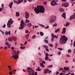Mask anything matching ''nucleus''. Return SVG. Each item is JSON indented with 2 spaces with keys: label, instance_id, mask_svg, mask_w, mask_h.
Segmentation results:
<instances>
[{
  "label": "nucleus",
  "instance_id": "nucleus-1",
  "mask_svg": "<svg viewBox=\"0 0 75 75\" xmlns=\"http://www.w3.org/2000/svg\"><path fill=\"white\" fill-rule=\"evenodd\" d=\"M34 11L36 14H39L40 13H44L45 8L43 6H38L35 8Z\"/></svg>",
  "mask_w": 75,
  "mask_h": 75
},
{
  "label": "nucleus",
  "instance_id": "nucleus-2",
  "mask_svg": "<svg viewBox=\"0 0 75 75\" xmlns=\"http://www.w3.org/2000/svg\"><path fill=\"white\" fill-rule=\"evenodd\" d=\"M67 40L68 38H67L65 35L62 36L59 39L60 43L61 44H64L65 43Z\"/></svg>",
  "mask_w": 75,
  "mask_h": 75
},
{
  "label": "nucleus",
  "instance_id": "nucleus-3",
  "mask_svg": "<svg viewBox=\"0 0 75 75\" xmlns=\"http://www.w3.org/2000/svg\"><path fill=\"white\" fill-rule=\"evenodd\" d=\"M57 17L55 15L52 16L50 18V24H53L56 21Z\"/></svg>",
  "mask_w": 75,
  "mask_h": 75
},
{
  "label": "nucleus",
  "instance_id": "nucleus-4",
  "mask_svg": "<svg viewBox=\"0 0 75 75\" xmlns=\"http://www.w3.org/2000/svg\"><path fill=\"white\" fill-rule=\"evenodd\" d=\"M27 69L29 70V72L30 73L28 75H34V71L32 68H30L28 67Z\"/></svg>",
  "mask_w": 75,
  "mask_h": 75
},
{
  "label": "nucleus",
  "instance_id": "nucleus-5",
  "mask_svg": "<svg viewBox=\"0 0 75 75\" xmlns=\"http://www.w3.org/2000/svg\"><path fill=\"white\" fill-rule=\"evenodd\" d=\"M24 23L23 20H22L21 22L20 27H19V30H23L24 28Z\"/></svg>",
  "mask_w": 75,
  "mask_h": 75
},
{
  "label": "nucleus",
  "instance_id": "nucleus-6",
  "mask_svg": "<svg viewBox=\"0 0 75 75\" xmlns=\"http://www.w3.org/2000/svg\"><path fill=\"white\" fill-rule=\"evenodd\" d=\"M51 36L52 37L51 38V41L52 42H53L54 40L53 38H58V37L56 35H54V34L53 33L51 34Z\"/></svg>",
  "mask_w": 75,
  "mask_h": 75
},
{
  "label": "nucleus",
  "instance_id": "nucleus-7",
  "mask_svg": "<svg viewBox=\"0 0 75 75\" xmlns=\"http://www.w3.org/2000/svg\"><path fill=\"white\" fill-rule=\"evenodd\" d=\"M50 4L53 6H55V5H57L58 4L56 3L55 0H53L51 2Z\"/></svg>",
  "mask_w": 75,
  "mask_h": 75
},
{
  "label": "nucleus",
  "instance_id": "nucleus-8",
  "mask_svg": "<svg viewBox=\"0 0 75 75\" xmlns=\"http://www.w3.org/2000/svg\"><path fill=\"white\" fill-rule=\"evenodd\" d=\"M14 54H15V55H12V56L13 57L14 59H17V58H18V56L17 54H16V52H14Z\"/></svg>",
  "mask_w": 75,
  "mask_h": 75
},
{
  "label": "nucleus",
  "instance_id": "nucleus-9",
  "mask_svg": "<svg viewBox=\"0 0 75 75\" xmlns=\"http://www.w3.org/2000/svg\"><path fill=\"white\" fill-rule=\"evenodd\" d=\"M63 6L65 7H68V6H69V3L67 2H65L64 3H63L62 5V7H63Z\"/></svg>",
  "mask_w": 75,
  "mask_h": 75
},
{
  "label": "nucleus",
  "instance_id": "nucleus-10",
  "mask_svg": "<svg viewBox=\"0 0 75 75\" xmlns=\"http://www.w3.org/2000/svg\"><path fill=\"white\" fill-rule=\"evenodd\" d=\"M25 17L26 19H28L29 17V13L27 12H25Z\"/></svg>",
  "mask_w": 75,
  "mask_h": 75
},
{
  "label": "nucleus",
  "instance_id": "nucleus-11",
  "mask_svg": "<svg viewBox=\"0 0 75 75\" xmlns=\"http://www.w3.org/2000/svg\"><path fill=\"white\" fill-rule=\"evenodd\" d=\"M48 71H49V69H46L44 71V73L45 74H47Z\"/></svg>",
  "mask_w": 75,
  "mask_h": 75
},
{
  "label": "nucleus",
  "instance_id": "nucleus-12",
  "mask_svg": "<svg viewBox=\"0 0 75 75\" xmlns=\"http://www.w3.org/2000/svg\"><path fill=\"white\" fill-rule=\"evenodd\" d=\"M49 55V54L47 53H46V57H45V60H47L48 61L49 60V58H48V56Z\"/></svg>",
  "mask_w": 75,
  "mask_h": 75
},
{
  "label": "nucleus",
  "instance_id": "nucleus-13",
  "mask_svg": "<svg viewBox=\"0 0 75 75\" xmlns=\"http://www.w3.org/2000/svg\"><path fill=\"white\" fill-rule=\"evenodd\" d=\"M12 37L13 41H17V37H16L12 36Z\"/></svg>",
  "mask_w": 75,
  "mask_h": 75
},
{
  "label": "nucleus",
  "instance_id": "nucleus-14",
  "mask_svg": "<svg viewBox=\"0 0 75 75\" xmlns=\"http://www.w3.org/2000/svg\"><path fill=\"white\" fill-rule=\"evenodd\" d=\"M11 24L10 23V21H8L7 23V26L9 28H10V27H11Z\"/></svg>",
  "mask_w": 75,
  "mask_h": 75
},
{
  "label": "nucleus",
  "instance_id": "nucleus-15",
  "mask_svg": "<svg viewBox=\"0 0 75 75\" xmlns=\"http://www.w3.org/2000/svg\"><path fill=\"white\" fill-rule=\"evenodd\" d=\"M62 16L64 18V19H65L66 18H65V17H66V13H63L62 14Z\"/></svg>",
  "mask_w": 75,
  "mask_h": 75
},
{
  "label": "nucleus",
  "instance_id": "nucleus-16",
  "mask_svg": "<svg viewBox=\"0 0 75 75\" xmlns=\"http://www.w3.org/2000/svg\"><path fill=\"white\" fill-rule=\"evenodd\" d=\"M65 32H66V28H64L63 29V30L62 32V33L63 34H65Z\"/></svg>",
  "mask_w": 75,
  "mask_h": 75
},
{
  "label": "nucleus",
  "instance_id": "nucleus-17",
  "mask_svg": "<svg viewBox=\"0 0 75 75\" xmlns=\"http://www.w3.org/2000/svg\"><path fill=\"white\" fill-rule=\"evenodd\" d=\"M13 2H11L9 4V6L10 7V8H11V7L13 6Z\"/></svg>",
  "mask_w": 75,
  "mask_h": 75
},
{
  "label": "nucleus",
  "instance_id": "nucleus-18",
  "mask_svg": "<svg viewBox=\"0 0 75 75\" xmlns=\"http://www.w3.org/2000/svg\"><path fill=\"white\" fill-rule=\"evenodd\" d=\"M59 10L61 12H63V11H64V9L61 8H59Z\"/></svg>",
  "mask_w": 75,
  "mask_h": 75
},
{
  "label": "nucleus",
  "instance_id": "nucleus-19",
  "mask_svg": "<svg viewBox=\"0 0 75 75\" xmlns=\"http://www.w3.org/2000/svg\"><path fill=\"white\" fill-rule=\"evenodd\" d=\"M24 1V0H18V4H20L21 3H23Z\"/></svg>",
  "mask_w": 75,
  "mask_h": 75
},
{
  "label": "nucleus",
  "instance_id": "nucleus-20",
  "mask_svg": "<svg viewBox=\"0 0 75 75\" xmlns=\"http://www.w3.org/2000/svg\"><path fill=\"white\" fill-rule=\"evenodd\" d=\"M29 35L28 34H27L26 35H25V37L27 39H28V37H29Z\"/></svg>",
  "mask_w": 75,
  "mask_h": 75
},
{
  "label": "nucleus",
  "instance_id": "nucleus-21",
  "mask_svg": "<svg viewBox=\"0 0 75 75\" xmlns=\"http://www.w3.org/2000/svg\"><path fill=\"white\" fill-rule=\"evenodd\" d=\"M19 16L20 14H19V12H17L16 13V17H19Z\"/></svg>",
  "mask_w": 75,
  "mask_h": 75
},
{
  "label": "nucleus",
  "instance_id": "nucleus-22",
  "mask_svg": "<svg viewBox=\"0 0 75 75\" xmlns=\"http://www.w3.org/2000/svg\"><path fill=\"white\" fill-rule=\"evenodd\" d=\"M64 69L65 71H67L68 69H69V68L68 67H64Z\"/></svg>",
  "mask_w": 75,
  "mask_h": 75
},
{
  "label": "nucleus",
  "instance_id": "nucleus-23",
  "mask_svg": "<svg viewBox=\"0 0 75 75\" xmlns=\"http://www.w3.org/2000/svg\"><path fill=\"white\" fill-rule=\"evenodd\" d=\"M40 66L42 68H44V67H45V66H44V64L42 63H41L40 64Z\"/></svg>",
  "mask_w": 75,
  "mask_h": 75
},
{
  "label": "nucleus",
  "instance_id": "nucleus-24",
  "mask_svg": "<svg viewBox=\"0 0 75 75\" xmlns=\"http://www.w3.org/2000/svg\"><path fill=\"white\" fill-rule=\"evenodd\" d=\"M8 40L9 41H13V39L12 38V37H10L9 38Z\"/></svg>",
  "mask_w": 75,
  "mask_h": 75
},
{
  "label": "nucleus",
  "instance_id": "nucleus-25",
  "mask_svg": "<svg viewBox=\"0 0 75 75\" xmlns=\"http://www.w3.org/2000/svg\"><path fill=\"white\" fill-rule=\"evenodd\" d=\"M74 18V16H71L70 17V18L69 19V20H72Z\"/></svg>",
  "mask_w": 75,
  "mask_h": 75
},
{
  "label": "nucleus",
  "instance_id": "nucleus-26",
  "mask_svg": "<svg viewBox=\"0 0 75 75\" xmlns=\"http://www.w3.org/2000/svg\"><path fill=\"white\" fill-rule=\"evenodd\" d=\"M44 42H46V44H48V40L45 39L44 40Z\"/></svg>",
  "mask_w": 75,
  "mask_h": 75
},
{
  "label": "nucleus",
  "instance_id": "nucleus-27",
  "mask_svg": "<svg viewBox=\"0 0 75 75\" xmlns=\"http://www.w3.org/2000/svg\"><path fill=\"white\" fill-rule=\"evenodd\" d=\"M43 46L44 48H48V46L46 45H43Z\"/></svg>",
  "mask_w": 75,
  "mask_h": 75
},
{
  "label": "nucleus",
  "instance_id": "nucleus-28",
  "mask_svg": "<svg viewBox=\"0 0 75 75\" xmlns=\"http://www.w3.org/2000/svg\"><path fill=\"white\" fill-rule=\"evenodd\" d=\"M36 38V36L35 35H33L32 37V39H35Z\"/></svg>",
  "mask_w": 75,
  "mask_h": 75
},
{
  "label": "nucleus",
  "instance_id": "nucleus-29",
  "mask_svg": "<svg viewBox=\"0 0 75 75\" xmlns=\"http://www.w3.org/2000/svg\"><path fill=\"white\" fill-rule=\"evenodd\" d=\"M70 24V23L68 22H66V24L65 25L66 27H67L68 25H69V24Z\"/></svg>",
  "mask_w": 75,
  "mask_h": 75
},
{
  "label": "nucleus",
  "instance_id": "nucleus-30",
  "mask_svg": "<svg viewBox=\"0 0 75 75\" xmlns=\"http://www.w3.org/2000/svg\"><path fill=\"white\" fill-rule=\"evenodd\" d=\"M36 70L37 71H41V70L40 69V67H38V69H36Z\"/></svg>",
  "mask_w": 75,
  "mask_h": 75
},
{
  "label": "nucleus",
  "instance_id": "nucleus-31",
  "mask_svg": "<svg viewBox=\"0 0 75 75\" xmlns=\"http://www.w3.org/2000/svg\"><path fill=\"white\" fill-rule=\"evenodd\" d=\"M52 26L53 27H57V23H55Z\"/></svg>",
  "mask_w": 75,
  "mask_h": 75
},
{
  "label": "nucleus",
  "instance_id": "nucleus-32",
  "mask_svg": "<svg viewBox=\"0 0 75 75\" xmlns=\"http://www.w3.org/2000/svg\"><path fill=\"white\" fill-rule=\"evenodd\" d=\"M43 4L44 5H47V2L46 1L43 2Z\"/></svg>",
  "mask_w": 75,
  "mask_h": 75
},
{
  "label": "nucleus",
  "instance_id": "nucleus-33",
  "mask_svg": "<svg viewBox=\"0 0 75 75\" xmlns=\"http://www.w3.org/2000/svg\"><path fill=\"white\" fill-rule=\"evenodd\" d=\"M40 34L41 36H43V35H44V33L42 32H40Z\"/></svg>",
  "mask_w": 75,
  "mask_h": 75
},
{
  "label": "nucleus",
  "instance_id": "nucleus-34",
  "mask_svg": "<svg viewBox=\"0 0 75 75\" xmlns=\"http://www.w3.org/2000/svg\"><path fill=\"white\" fill-rule=\"evenodd\" d=\"M25 21L27 23H30V21L28 19H27Z\"/></svg>",
  "mask_w": 75,
  "mask_h": 75
},
{
  "label": "nucleus",
  "instance_id": "nucleus-35",
  "mask_svg": "<svg viewBox=\"0 0 75 75\" xmlns=\"http://www.w3.org/2000/svg\"><path fill=\"white\" fill-rule=\"evenodd\" d=\"M13 22H14V21L13 20L10 21V23L11 24H13Z\"/></svg>",
  "mask_w": 75,
  "mask_h": 75
},
{
  "label": "nucleus",
  "instance_id": "nucleus-36",
  "mask_svg": "<svg viewBox=\"0 0 75 75\" xmlns=\"http://www.w3.org/2000/svg\"><path fill=\"white\" fill-rule=\"evenodd\" d=\"M59 31V29L58 28L55 31V33H57L58 31Z\"/></svg>",
  "mask_w": 75,
  "mask_h": 75
},
{
  "label": "nucleus",
  "instance_id": "nucleus-37",
  "mask_svg": "<svg viewBox=\"0 0 75 75\" xmlns=\"http://www.w3.org/2000/svg\"><path fill=\"white\" fill-rule=\"evenodd\" d=\"M28 27H31V23H28Z\"/></svg>",
  "mask_w": 75,
  "mask_h": 75
},
{
  "label": "nucleus",
  "instance_id": "nucleus-38",
  "mask_svg": "<svg viewBox=\"0 0 75 75\" xmlns=\"http://www.w3.org/2000/svg\"><path fill=\"white\" fill-rule=\"evenodd\" d=\"M13 1L14 3H16L18 5V1H17L14 0Z\"/></svg>",
  "mask_w": 75,
  "mask_h": 75
},
{
  "label": "nucleus",
  "instance_id": "nucleus-39",
  "mask_svg": "<svg viewBox=\"0 0 75 75\" xmlns=\"http://www.w3.org/2000/svg\"><path fill=\"white\" fill-rule=\"evenodd\" d=\"M47 68H52V65H50L47 66Z\"/></svg>",
  "mask_w": 75,
  "mask_h": 75
},
{
  "label": "nucleus",
  "instance_id": "nucleus-40",
  "mask_svg": "<svg viewBox=\"0 0 75 75\" xmlns=\"http://www.w3.org/2000/svg\"><path fill=\"white\" fill-rule=\"evenodd\" d=\"M57 54L59 55H60L61 54V52H57Z\"/></svg>",
  "mask_w": 75,
  "mask_h": 75
},
{
  "label": "nucleus",
  "instance_id": "nucleus-41",
  "mask_svg": "<svg viewBox=\"0 0 75 75\" xmlns=\"http://www.w3.org/2000/svg\"><path fill=\"white\" fill-rule=\"evenodd\" d=\"M68 52L69 53H70V52H71V50L70 49H69L68 50Z\"/></svg>",
  "mask_w": 75,
  "mask_h": 75
},
{
  "label": "nucleus",
  "instance_id": "nucleus-42",
  "mask_svg": "<svg viewBox=\"0 0 75 75\" xmlns=\"http://www.w3.org/2000/svg\"><path fill=\"white\" fill-rule=\"evenodd\" d=\"M63 68H59V71H62V70H63Z\"/></svg>",
  "mask_w": 75,
  "mask_h": 75
},
{
  "label": "nucleus",
  "instance_id": "nucleus-43",
  "mask_svg": "<svg viewBox=\"0 0 75 75\" xmlns=\"http://www.w3.org/2000/svg\"><path fill=\"white\" fill-rule=\"evenodd\" d=\"M5 45H9V43H8L7 42H6Z\"/></svg>",
  "mask_w": 75,
  "mask_h": 75
},
{
  "label": "nucleus",
  "instance_id": "nucleus-44",
  "mask_svg": "<svg viewBox=\"0 0 75 75\" xmlns=\"http://www.w3.org/2000/svg\"><path fill=\"white\" fill-rule=\"evenodd\" d=\"M49 46L51 47H53V45L52 44H49Z\"/></svg>",
  "mask_w": 75,
  "mask_h": 75
},
{
  "label": "nucleus",
  "instance_id": "nucleus-45",
  "mask_svg": "<svg viewBox=\"0 0 75 75\" xmlns=\"http://www.w3.org/2000/svg\"><path fill=\"white\" fill-rule=\"evenodd\" d=\"M28 33V30H25V33L26 34H27Z\"/></svg>",
  "mask_w": 75,
  "mask_h": 75
},
{
  "label": "nucleus",
  "instance_id": "nucleus-46",
  "mask_svg": "<svg viewBox=\"0 0 75 75\" xmlns=\"http://www.w3.org/2000/svg\"><path fill=\"white\" fill-rule=\"evenodd\" d=\"M62 71L63 73H65V72H66V71L65 70H63Z\"/></svg>",
  "mask_w": 75,
  "mask_h": 75
},
{
  "label": "nucleus",
  "instance_id": "nucleus-47",
  "mask_svg": "<svg viewBox=\"0 0 75 75\" xmlns=\"http://www.w3.org/2000/svg\"><path fill=\"white\" fill-rule=\"evenodd\" d=\"M5 34L6 35H8V32H5Z\"/></svg>",
  "mask_w": 75,
  "mask_h": 75
},
{
  "label": "nucleus",
  "instance_id": "nucleus-48",
  "mask_svg": "<svg viewBox=\"0 0 75 75\" xmlns=\"http://www.w3.org/2000/svg\"><path fill=\"white\" fill-rule=\"evenodd\" d=\"M52 72V71H51V70H50V71H48V74H51V72Z\"/></svg>",
  "mask_w": 75,
  "mask_h": 75
},
{
  "label": "nucleus",
  "instance_id": "nucleus-49",
  "mask_svg": "<svg viewBox=\"0 0 75 75\" xmlns=\"http://www.w3.org/2000/svg\"><path fill=\"white\" fill-rule=\"evenodd\" d=\"M6 25L5 24H4V25H3L2 26V27H3V28H5V27H6Z\"/></svg>",
  "mask_w": 75,
  "mask_h": 75
},
{
  "label": "nucleus",
  "instance_id": "nucleus-50",
  "mask_svg": "<svg viewBox=\"0 0 75 75\" xmlns=\"http://www.w3.org/2000/svg\"><path fill=\"white\" fill-rule=\"evenodd\" d=\"M58 48V50H60V51H62V49L61 48Z\"/></svg>",
  "mask_w": 75,
  "mask_h": 75
},
{
  "label": "nucleus",
  "instance_id": "nucleus-51",
  "mask_svg": "<svg viewBox=\"0 0 75 75\" xmlns=\"http://www.w3.org/2000/svg\"><path fill=\"white\" fill-rule=\"evenodd\" d=\"M10 46H11V45L9 44V45H8V48H9L10 47Z\"/></svg>",
  "mask_w": 75,
  "mask_h": 75
},
{
  "label": "nucleus",
  "instance_id": "nucleus-52",
  "mask_svg": "<svg viewBox=\"0 0 75 75\" xmlns=\"http://www.w3.org/2000/svg\"><path fill=\"white\" fill-rule=\"evenodd\" d=\"M40 26H41V27H45V26L42 25H41V24H40Z\"/></svg>",
  "mask_w": 75,
  "mask_h": 75
},
{
  "label": "nucleus",
  "instance_id": "nucleus-53",
  "mask_svg": "<svg viewBox=\"0 0 75 75\" xmlns=\"http://www.w3.org/2000/svg\"><path fill=\"white\" fill-rule=\"evenodd\" d=\"M49 28V26H47V27H45V28L46 29H48Z\"/></svg>",
  "mask_w": 75,
  "mask_h": 75
},
{
  "label": "nucleus",
  "instance_id": "nucleus-54",
  "mask_svg": "<svg viewBox=\"0 0 75 75\" xmlns=\"http://www.w3.org/2000/svg\"><path fill=\"white\" fill-rule=\"evenodd\" d=\"M11 32L10 31H9L8 32V35H10Z\"/></svg>",
  "mask_w": 75,
  "mask_h": 75
},
{
  "label": "nucleus",
  "instance_id": "nucleus-55",
  "mask_svg": "<svg viewBox=\"0 0 75 75\" xmlns=\"http://www.w3.org/2000/svg\"><path fill=\"white\" fill-rule=\"evenodd\" d=\"M46 51H49V49H48V48H46Z\"/></svg>",
  "mask_w": 75,
  "mask_h": 75
},
{
  "label": "nucleus",
  "instance_id": "nucleus-56",
  "mask_svg": "<svg viewBox=\"0 0 75 75\" xmlns=\"http://www.w3.org/2000/svg\"><path fill=\"white\" fill-rule=\"evenodd\" d=\"M59 74V72L57 71L56 72V75H57L58 74Z\"/></svg>",
  "mask_w": 75,
  "mask_h": 75
},
{
  "label": "nucleus",
  "instance_id": "nucleus-57",
  "mask_svg": "<svg viewBox=\"0 0 75 75\" xmlns=\"http://www.w3.org/2000/svg\"><path fill=\"white\" fill-rule=\"evenodd\" d=\"M42 64H45V61H43L42 62Z\"/></svg>",
  "mask_w": 75,
  "mask_h": 75
},
{
  "label": "nucleus",
  "instance_id": "nucleus-58",
  "mask_svg": "<svg viewBox=\"0 0 75 75\" xmlns=\"http://www.w3.org/2000/svg\"><path fill=\"white\" fill-rule=\"evenodd\" d=\"M4 49L5 50H7V47L6 46V47H5L4 48Z\"/></svg>",
  "mask_w": 75,
  "mask_h": 75
},
{
  "label": "nucleus",
  "instance_id": "nucleus-59",
  "mask_svg": "<svg viewBox=\"0 0 75 75\" xmlns=\"http://www.w3.org/2000/svg\"><path fill=\"white\" fill-rule=\"evenodd\" d=\"M9 74L10 75H12V72H11V71L9 72Z\"/></svg>",
  "mask_w": 75,
  "mask_h": 75
},
{
  "label": "nucleus",
  "instance_id": "nucleus-60",
  "mask_svg": "<svg viewBox=\"0 0 75 75\" xmlns=\"http://www.w3.org/2000/svg\"><path fill=\"white\" fill-rule=\"evenodd\" d=\"M66 57H70V55H69V54H67L66 55Z\"/></svg>",
  "mask_w": 75,
  "mask_h": 75
},
{
  "label": "nucleus",
  "instance_id": "nucleus-61",
  "mask_svg": "<svg viewBox=\"0 0 75 75\" xmlns=\"http://www.w3.org/2000/svg\"><path fill=\"white\" fill-rule=\"evenodd\" d=\"M71 75H74L75 74H74V73H71L70 74Z\"/></svg>",
  "mask_w": 75,
  "mask_h": 75
},
{
  "label": "nucleus",
  "instance_id": "nucleus-62",
  "mask_svg": "<svg viewBox=\"0 0 75 75\" xmlns=\"http://www.w3.org/2000/svg\"><path fill=\"white\" fill-rule=\"evenodd\" d=\"M35 75H37V72H35Z\"/></svg>",
  "mask_w": 75,
  "mask_h": 75
},
{
  "label": "nucleus",
  "instance_id": "nucleus-63",
  "mask_svg": "<svg viewBox=\"0 0 75 75\" xmlns=\"http://www.w3.org/2000/svg\"><path fill=\"white\" fill-rule=\"evenodd\" d=\"M74 18L75 19V13H74Z\"/></svg>",
  "mask_w": 75,
  "mask_h": 75
},
{
  "label": "nucleus",
  "instance_id": "nucleus-64",
  "mask_svg": "<svg viewBox=\"0 0 75 75\" xmlns=\"http://www.w3.org/2000/svg\"><path fill=\"white\" fill-rule=\"evenodd\" d=\"M59 75H64V74H63V73H61Z\"/></svg>",
  "mask_w": 75,
  "mask_h": 75
}]
</instances>
